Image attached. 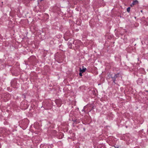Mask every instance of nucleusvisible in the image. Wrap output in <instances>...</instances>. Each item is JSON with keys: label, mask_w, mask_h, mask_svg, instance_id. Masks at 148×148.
I'll return each instance as SVG.
<instances>
[{"label": "nucleus", "mask_w": 148, "mask_h": 148, "mask_svg": "<svg viewBox=\"0 0 148 148\" xmlns=\"http://www.w3.org/2000/svg\"><path fill=\"white\" fill-rule=\"evenodd\" d=\"M116 79H115V78H113V79H112V80L113 81V82H114V83L115 84V83H115V80H116Z\"/></svg>", "instance_id": "obj_13"}, {"label": "nucleus", "mask_w": 148, "mask_h": 148, "mask_svg": "<svg viewBox=\"0 0 148 148\" xmlns=\"http://www.w3.org/2000/svg\"><path fill=\"white\" fill-rule=\"evenodd\" d=\"M86 108V106H85L84 108L82 110V111L83 112V111H84V112H85V111H84V109Z\"/></svg>", "instance_id": "obj_12"}, {"label": "nucleus", "mask_w": 148, "mask_h": 148, "mask_svg": "<svg viewBox=\"0 0 148 148\" xmlns=\"http://www.w3.org/2000/svg\"><path fill=\"white\" fill-rule=\"evenodd\" d=\"M114 73V78L116 79L118 77L119 75L118 74H116Z\"/></svg>", "instance_id": "obj_7"}, {"label": "nucleus", "mask_w": 148, "mask_h": 148, "mask_svg": "<svg viewBox=\"0 0 148 148\" xmlns=\"http://www.w3.org/2000/svg\"><path fill=\"white\" fill-rule=\"evenodd\" d=\"M17 84V81L16 80H12L11 82V86L14 87V86L16 85Z\"/></svg>", "instance_id": "obj_3"}, {"label": "nucleus", "mask_w": 148, "mask_h": 148, "mask_svg": "<svg viewBox=\"0 0 148 148\" xmlns=\"http://www.w3.org/2000/svg\"><path fill=\"white\" fill-rule=\"evenodd\" d=\"M140 12H143V11H142V10H141L140 11Z\"/></svg>", "instance_id": "obj_17"}, {"label": "nucleus", "mask_w": 148, "mask_h": 148, "mask_svg": "<svg viewBox=\"0 0 148 148\" xmlns=\"http://www.w3.org/2000/svg\"><path fill=\"white\" fill-rule=\"evenodd\" d=\"M55 58L58 63H60L64 60V56L62 53L58 52L56 55Z\"/></svg>", "instance_id": "obj_1"}, {"label": "nucleus", "mask_w": 148, "mask_h": 148, "mask_svg": "<svg viewBox=\"0 0 148 148\" xmlns=\"http://www.w3.org/2000/svg\"><path fill=\"white\" fill-rule=\"evenodd\" d=\"M130 8L129 7L127 8V11L128 12H129L130 11Z\"/></svg>", "instance_id": "obj_11"}, {"label": "nucleus", "mask_w": 148, "mask_h": 148, "mask_svg": "<svg viewBox=\"0 0 148 148\" xmlns=\"http://www.w3.org/2000/svg\"><path fill=\"white\" fill-rule=\"evenodd\" d=\"M114 147L115 148H119V147H116L115 146Z\"/></svg>", "instance_id": "obj_15"}, {"label": "nucleus", "mask_w": 148, "mask_h": 148, "mask_svg": "<svg viewBox=\"0 0 148 148\" xmlns=\"http://www.w3.org/2000/svg\"><path fill=\"white\" fill-rule=\"evenodd\" d=\"M73 48H74V47H70V48H71V49H73Z\"/></svg>", "instance_id": "obj_16"}, {"label": "nucleus", "mask_w": 148, "mask_h": 148, "mask_svg": "<svg viewBox=\"0 0 148 148\" xmlns=\"http://www.w3.org/2000/svg\"><path fill=\"white\" fill-rule=\"evenodd\" d=\"M137 2H138V1L137 0H136L134 1H133V3H132V4L133 5H134V4H135V3H137Z\"/></svg>", "instance_id": "obj_10"}, {"label": "nucleus", "mask_w": 148, "mask_h": 148, "mask_svg": "<svg viewBox=\"0 0 148 148\" xmlns=\"http://www.w3.org/2000/svg\"><path fill=\"white\" fill-rule=\"evenodd\" d=\"M82 69H81V68H79V72H82V73H83L85 72L86 71V68H84V66H82Z\"/></svg>", "instance_id": "obj_4"}, {"label": "nucleus", "mask_w": 148, "mask_h": 148, "mask_svg": "<svg viewBox=\"0 0 148 148\" xmlns=\"http://www.w3.org/2000/svg\"><path fill=\"white\" fill-rule=\"evenodd\" d=\"M92 108H93V109H94V107H92Z\"/></svg>", "instance_id": "obj_18"}, {"label": "nucleus", "mask_w": 148, "mask_h": 148, "mask_svg": "<svg viewBox=\"0 0 148 148\" xmlns=\"http://www.w3.org/2000/svg\"><path fill=\"white\" fill-rule=\"evenodd\" d=\"M82 73V72H79V76H82V73Z\"/></svg>", "instance_id": "obj_14"}, {"label": "nucleus", "mask_w": 148, "mask_h": 148, "mask_svg": "<svg viewBox=\"0 0 148 148\" xmlns=\"http://www.w3.org/2000/svg\"><path fill=\"white\" fill-rule=\"evenodd\" d=\"M36 57L34 56H32L29 58H28V61L30 63L33 64L35 61Z\"/></svg>", "instance_id": "obj_2"}, {"label": "nucleus", "mask_w": 148, "mask_h": 148, "mask_svg": "<svg viewBox=\"0 0 148 148\" xmlns=\"http://www.w3.org/2000/svg\"><path fill=\"white\" fill-rule=\"evenodd\" d=\"M60 101L58 99H57L56 101V103L57 104L58 103H59L60 104Z\"/></svg>", "instance_id": "obj_8"}, {"label": "nucleus", "mask_w": 148, "mask_h": 148, "mask_svg": "<svg viewBox=\"0 0 148 148\" xmlns=\"http://www.w3.org/2000/svg\"><path fill=\"white\" fill-rule=\"evenodd\" d=\"M108 76L110 78H112V79H113L114 78V73L111 74H109L108 75Z\"/></svg>", "instance_id": "obj_6"}, {"label": "nucleus", "mask_w": 148, "mask_h": 148, "mask_svg": "<svg viewBox=\"0 0 148 148\" xmlns=\"http://www.w3.org/2000/svg\"><path fill=\"white\" fill-rule=\"evenodd\" d=\"M53 146V145L51 144V145H48V148H52V147Z\"/></svg>", "instance_id": "obj_9"}, {"label": "nucleus", "mask_w": 148, "mask_h": 148, "mask_svg": "<svg viewBox=\"0 0 148 148\" xmlns=\"http://www.w3.org/2000/svg\"><path fill=\"white\" fill-rule=\"evenodd\" d=\"M72 121L75 124H77L80 123V121L79 120L77 119H73Z\"/></svg>", "instance_id": "obj_5"}]
</instances>
